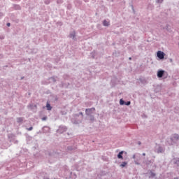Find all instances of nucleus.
I'll use <instances>...</instances> for the list:
<instances>
[{"instance_id": "1", "label": "nucleus", "mask_w": 179, "mask_h": 179, "mask_svg": "<svg viewBox=\"0 0 179 179\" xmlns=\"http://www.w3.org/2000/svg\"><path fill=\"white\" fill-rule=\"evenodd\" d=\"M157 55L159 59H164V52L162 51H158L157 53Z\"/></svg>"}, {"instance_id": "2", "label": "nucleus", "mask_w": 179, "mask_h": 179, "mask_svg": "<svg viewBox=\"0 0 179 179\" xmlns=\"http://www.w3.org/2000/svg\"><path fill=\"white\" fill-rule=\"evenodd\" d=\"M95 110L96 109L94 108H92L86 109L85 113L87 115H90L91 114L93 113V111H95Z\"/></svg>"}, {"instance_id": "3", "label": "nucleus", "mask_w": 179, "mask_h": 179, "mask_svg": "<svg viewBox=\"0 0 179 179\" xmlns=\"http://www.w3.org/2000/svg\"><path fill=\"white\" fill-rule=\"evenodd\" d=\"M163 75H164V71L163 70H159L158 72H157V76L159 78H163Z\"/></svg>"}, {"instance_id": "4", "label": "nucleus", "mask_w": 179, "mask_h": 179, "mask_svg": "<svg viewBox=\"0 0 179 179\" xmlns=\"http://www.w3.org/2000/svg\"><path fill=\"white\" fill-rule=\"evenodd\" d=\"M122 155H124V151L120 152L119 154L117 155V158L118 159H124V157H122Z\"/></svg>"}, {"instance_id": "5", "label": "nucleus", "mask_w": 179, "mask_h": 179, "mask_svg": "<svg viewBox=\"0 0 179 179\" xmlns=\"http://www.w3.org/2000/svg\"><path fill=\"white\" fill-rule=\"evenodd\" d=\"M17 122L18 123L23 122V117H17Z\"/></svg>"}, {"instance_id": "6", "label": "nucleus", "mask_w": 179, "mask_h": 179, "mask_svg": "<svg viewBox=\"0 0 179 179\" xmlns=\"http://www.w3.org/2000/svg\"><path fill=\"white\" fill-rule=\"evenodd\" d=\"M110 25V22L107 20H104L103 21V26H109Z\"/></svg>"}, {"instance_id": "7", "label": "nucleus", "mask_w": 179, "mask_h": 179, "mask_svg": "<svg viewBox=\"0 0 179 179\" xmlns=\"http://www.w3.org/2000/svg\"><path fill=\"white\" fill-rule=\"evenodd\" d=\"M46 107H47L48 110H51V108H52L51 107V105H50L49 103H48L46 104Z\"/></svg>"}, {"instance_id": "8", "label": "nucleus", "mask_w": 179, "mask_h": 179, "mask_svg": "<svg viewBox=\"0 0 179 179\" xmlns=\"http://www.w3.org/2000/svg\"><path fill=\"white\" fill-rule=\"evenodd\" d=\"M127 164H128L127 162H122L121 164H120V167H125V166H127Z\"/></svg>"}, {"instance_id": "9", "label": "nucleus", "mask_w": 179, "mask_h": 179, "mask_svg": "<svg viewBox=\"0 0 179 179\" xmlns=\"http://www.w3.org/2000/svg\"><path fill=\"white\" fill-rule=\"evenodd\" d=\"M124 103H125V101H124V100L120 99V106H124Z\"/></svg>"}, {"instance_id": "10", "label": "nucleus", "mask_w": 179, "mask_h": 179, "mask_svg": "<svg viewBox=\"0 0 179 179\" xmlns=\"http://www.w3.org/2000/svg\"><path fill=\"white\" fill-rule=\"evenodd\" d=\"M33 130V127H31L27 129V131H32Z\"/></svg>"}, {"instance_id": "11", "label": "nucleus", "mask_w": 179, "mask_h": 179, "mask_svg": "<svg viewBox=\"0 0 179 179\" xmlns=\"http://www.w3.org/2000/svg\"><path fill=\"white\" fill-rule=\"evenodd\" d=\"M125 104L126 106H129L131 104V101H127Z\"/></svg>"}, {"instance_id": "12", "label": "nucleus", "mask_w": 179, "mask_h": 179, "mask_svg": "<svg viewBox=\"0 0 179 179\" xmlns=\"http://www.w3.org/2000/svg\"><path fill=\"white\" fill-rule=\"evenodd\" d=\"M70 37L73 38L75 37V34H70Z\"/></svg>"}, {"instance_id": "13", "label": "nucleus", "mask_w": 179, "mask_h": 179, "mask_svg": "<svg viewBox=\"0 0 179 179\" xmlns=\"http://www.w3.org/2000/svg\"><path fill=\"white\" fill-rule=\"evenodd\" d=\"M157 2H158L159 3H162V2H163V0H157Z\"/></svg>"}, {"instance_id": "14", "label": "nucleus", "mask_w": 179, "mask_h": 179, "mask_svg": "<svg viewBox=\"0 0 179 179\" xmlns=\"http://www.w3.org/2000/svg\"><path fill=\"white\" fill-rule=\"evenodd\" d=\"M42 120H43V121H45V120H47V117H43Z\"/></svg>"}, {"instance_id": "15", "label": "nucleus", "mask_w": 179, "mask_h": 179, "mask_svg": "<svg viewBox=\"0 0 179 179\" xmlns=\"http://www.w3.org/2000/svg\"><path fill=\"white\" fill-rule=\"evenodd\" d=\"M7 26H8V27H10V23H7Z\"/></svg>"}, {"instance_id": "16", "label": "nucleus", "mask_w": 179, "mask_h": 179, "mask_svg": "<svg viewBox=\"0 0 179 179\" xmlns=\"http://www.w3.org/2000/svg\"><path fill=\"white\" fill-rule=\"evenodd\" d=\"M133 159H136V155H134Z\"/></svg>"}, {"instance_id": "17", "label": "nucleus", "mask_w": 179, "mask_h": 179, "mask_svg": "<svg viewBox=\"0 0 179 179\" xmlns=\"http://www.w3.org/2000/svg\"><path fill=\"white\" fill-rule=\"evenodd\" d=\"M143 156H146V153H143Z\"/></svg>"}, {"instance_id": "18", "label": "nucleus", "mask_w": 179, "mask_h": 179, "mask_svg": "<svg viewBox=\"0 0 179 179\" xmlns=\"http://www.w3.org/2000/svg\"><path fill=\"white\" fill-rule=\"evenodd\" d=\"M175 138H176L177 139H178V136H176V137H175Z\"/></svg>"}, {"instance_id": "19", "label": "nucleus", "mask_w": 179, "mask_h": 179, "mask_svg": "<svg viewBox=\"0 0 179 179\" xmlns=\"http://www.w3.org/2000/svg\"><path fill=\"white\" fill-rule=\"evenodd\" d=\"M153 177H155V173L152 174Z\"/></svg>"}, {"instance_id": "20", "label": "nucleus", "mask_w": 179, "mask_h": 179, "mask_svg": "<svg viewBox=\"0 0 179 179\" xmlns=\"http://www.w3.org/2000/svg\"><path fill=\"white\" fill-rule=\"evenodd\" d=\"M129 59H131V57H129Z\"/></svg>"}]
</instances>
